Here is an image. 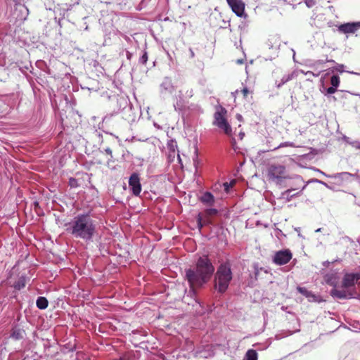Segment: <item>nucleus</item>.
Returning a JSON list of instances; mask_svg holds the SVG:
<instances>
[{
    "label": "nucleus",
    "instance_id": "6e6d98bb",
    "mask_svg": "<svg viewBox=\"0 0 360 360\" xmlns=\"http://www.w3.org/2000/svg\"><path fill=\"white\" fill-rule=\"evenodd\" d=\"M321 231V229L319 228L318 229L316 230V232H320Z\"/></svg>",
    "mask_w": 360,
    "mask_h": 360
},
{
    "label": "nucleus",
    "instance_id": "2eb2a0df",
    "mask_svg": "<svg viewBox=\"0 0 360 360\" xmlns=\"http://www.w3.org/2000/svg\"><path fill=\"white\" fill-rule=\"evenodd\" d=\"M200 200L205 205L212 206L214 203V195L210 192L204 193L200 198Z\"/></svg>",
    "mask_w": 360,
    "mask_h": 360
},
{
    "label": "nucleus",
    "instance_id": "aec40b11",
    "mask_svg": "<svg viewBox=\"0 0 360 360\" xmlns=\"http://www.w3.org/2000/svg\"><path fill=\"white\" fill-rule=\"evenodd\" d=\"M25 286V277H20L17 281H15L13 284V287L16 290H21Z\"/></svg>",
    "mask_w": 360,
    "mask_h": 360
},
{
    "label": "nucleus",
    "instance_id": "0eeeda50",
    "mask_svg": "<svg viewBox=\"0 0 360 360\" xmlns=\"http://www.w3.org/2000/svg\"><path fill=\"white\" fill-rule=\"evenodd\" d=\"M292 255L290 250L285 249L276 252L273 258L274 262L277 265H284L291 259Z\"/></svg>",
    "mask_w": 360,
    "mask_h": 360
},
{
    "label": "nucleus",
    "instance_id": "6ab92c4d",
    "mask_svg": "<svg viewBox=\"0 0 360 360\" xmlns=\"http://www.w3.org/2000/svg\"><path fill=\"white\" fill-rule=\"evenodd\" d=\"M243 360H257V353L254 349H248Z\"/></svg>",
    "mask_w": 360,
    "mask_h": 360
},
{
    "label": "nucleus",
    "instance_id": "4c0bfd02",
    "mask_svg": "<svg viewBox=\"0 0 360 360\" xmlns=\"http://www.w3.org/2000/svg\"><path fill=\"white\" fill-rule=\"evenodd\" d=\"M312 181H314V182L319 183V184H322V185L325 186H326V187H327V188H329V186H328V184H327L326 182H324V181H321V180H319V179H313V180H312Z\"/></svg>",
    "mask_w": 360,
    "mask_h": 360
},
{
    "label": "nucleus",
    "instance_id": "1a4fd4ad",
    "mask_svg": "<svg viewBox=\"0 0 360 360\" xmlns=\"http://www.w3.org/2000/svg\"><path fill=\"white\" fill-rule=\"evenodd\" d=\"M129 186L134 195L138 196L141 192V184L139 174L134 172L131 174L129 179Z\"/></svg>",
    "mask_w": 360,
    "mask_h": 360
},
{
    "label": "nucleus",
    "instance_id": "09e8293b",
    "mask_svg": "<svg viewBox=\"0 0 360 360\" xmlns=\"http://www.w3.org/2000/svg\"><path fill=\"white\" fill-rule=\"evenodd\" d=\"M189 52H190L191 58H194L195 53L192 49H189Z\"/></svg>",
    "mask_w": 360,
    "mask_h": 360
},
{
    "label": "nucleus",
    "instance_id": "a878e982",
    "mask_svg": "<svg viewBox=\"0 0 360 360\" xmlns=\"http://www.w3.org/2000/svg\"><path fill=\"white\" fill-rule=\"evenodd\" d=\"M325 281L326 283H328L330 285L333 286L334 288L336 286V282L333 278V275L327 274L325 276Z\"/></svg>",
    "mask_w": 360,
    "mask_h": 360
},
{
    "label": "nucleus",
    "instance_id": "473e14b6",
    "mask_svg": "<svg viewBox=\"0 0 360 360\" xmlns=\"http://www.w3.org/2000/svg\"><path fill=\"white\" fill-rule=\"evenodd\" d=\"M301 72L304 74L305 75L308 76V74H311V76H314V77H319L320 75V73L321 72H318L317 73L316 72H311V71H307V72H304L303 70H301Z\"/></svg>",
    "mask_w": 360,
    "mask_h": 360
},
{
    "label": "nucleus",
    "instance_id": "cd10ccee",
    "mask_svg": "<svg viewBox=\"0 0 360 360\" xmlns=\"http://www.w3.org/2000/svg\"><path fill=\"white\" fill-rule=\"evenodd\" d=\"M139 63L143 64V65H145L147 61H148V53L147 52L145 51L143 53V55L140 57L139 58Z\"/></svg>",
    "mask_w": 360,
    "mask_h": 360
},
{
    "label": "nucleus",
    "instance_id": "4be33fe9",
    "mask_svg": "<svg viewBox=\"0 0 360 360\" xmlns=\"http://www.w3.org/2000/svg\"><path fill=\"white\" fill-rule=\"evenodd\" d=\"M292 76L293 75L292 74H289V75H283V77L281 78V81L279 84H276L277 87L278 88H280L284 84H285L286 82H289L290 80H291L292 79Z\"/></svg>",
    "mask_w": 360,
    "mask_h": 360
},
{
    "label": "nucleus",
    "instance_id": "603ef678",
    "mask_svg": "<svg viewBox=\"0 0 360 360\" xmlns=\"http://www.w3.org/2000/svg\"><path fill=\"white\" fill-rule=\"evenodd\" d=\"M236 117H237V119H238L239 121H241V120H242V115H241L238 114V115H236Z\"/></svg>",
    "mask_w": 360,
    "mask_h": 360
},
{
    "label": "nucleus",
    "instance_id": "a19ab883",
    "mask_svg": "<svg viewBox=\"0 0 360 360\" xmlns=\"http://www.w3.org/2000/svg\"><path fill=\"white\" fill-rule=\"evenodd\" d=\"M351 326L355 328V329H358L360 330V328L359 327V326H360V322L357 321V322H354L352 324H351Z\"/></svg>",
    "mask_w": 360,
    "mask_h": 360
},
{
    "label": "nucleus",
    "instance_id": "f3484780",
    "mask_svg": "<svg viewBox=\"0 0 360 360\" xmlns=\"http://www.w3.org/2000/svg\"><path fill=\"white\" fill-rule=\"evenodd\" d=\"M292 186H290V188L285 191L284 192H283L281 193V198H284L286 200V201L289 202L290 201L292 198H293V195H290V193L293 191H295L296 189H298L299 187H296V188H292V186H294L293 184H290Z\"/></svg>",
    "mask_w": 360,
    "mask_h": 360
},
{
    "label": "nucleus",
    "instance_id": "864d4df0",
    "mask_svg": "<svg viewBox=\"0 0 360 360\" xmlns=\"http://www.w3.org/2000/svg\"><path fill=\"white\" fill-rule=\"evenodd\" d=\"M327 62L330 63H335V60H332V59H330V60H327Z\"/></svg>",
    "mask_w": 360,
    "mask_h": 360
},
{
    "label": "nucleus",
    "instance_id": "ea45409f",
    "mask_svg": "<svg viewBox=\"0 0 360 360\" xmlns=\"http://www.w3.org/2000/svg\"><path fill=\"white\" fill-rule=\"evenodd\" d=\"M295 181H296V184H295V186H296L297 184H302L303 183V180L302 179L300 176H297L295 178Z\"/></svg>",
    "mask_w": 360,
    "mask_h": 360
},
{
    "label": "nucleus",
    "instance_id": "e433bc0d",
    "mask_svg": "<svg viewBox=\"0 0 360 360\" xmlns=\"http://www.w3.org/2000/svg\"><path fill=\"white\" fill-rule=\"evenodd\" d=\"M105 150V152L108 155H110V158L108 160V162H109V161H110V160H111V159L112 158V150H111L109 147H108V148H105V150Z\"/></svg>",
    "mask_w": 360,
    "mask_h": 360
},
{
    "label": "nucleus",
    "instance_id": "412c9836",
    "mask_svg": "<svg viewBox=\"0 0 360 360\" xmlns=\"http://www.w3.org/2000/svg\"><path fill=\"white\" fill-rule=\"evenodd\" d=\"M278 38L276 37H271L266 41V45L269 49H274L275 46H278L276 44L278 42Z\"/></svg>",
    "mask_w": 360,
    "mask_h": 360
},
{
    "label": "nucleus",
    "instance_id": "7ed1b4c3",
    "mask_svg": "<svg viewBox=\"0 0 360 360\" xmlns=\"http://www.w3.org/2000/svg\"><path fill=\"white\" fill-rule=\"evenodd\" d=\"M233 278L231 264L229 262L221 264L214 274V288L218 293H224Z\"/></svg>",
    "mask_w": 360,
    "mask_h": 360
},
{
    "label": "nucleus",
    "instance_id": "3c124183",
    "mask_svg": "<svg viewBox=\"0 0 360 360\" xmlns=\"http://www.w3.org/2000/svg\"><path fill=\"white\" fill-rule=\"evenodd\" d=\"M348 73H350V74H352V75H360V72H353V71H347Z\"/></svg>",
    "mask_w": 360,
    "mask_h": 360
},
{
    "label": "nucleus",
    "instance_id": "20e7f679",
    "mask_svg": "<svg viewBox=\"0 0 360 360\" xmlns=\"http://www.w3.org/2000/svg\"><path fill=\"white\" fill-rule=\"evenodd\" d=\"M268 176L280 188L291 186L290 184L285 183L288 179L286 175L285 167L279 164H272L268 168Z\"/></svg>",
    "mask_w": 360,
    "mask_h": 360
},
{
    "label": "nucleus",
    "instance_id": "9b49d317",
    "mask_svg": "<svg viewBox=\"0 0 360 360\" xmlns=\"http://www.w3.org/2000/svg\"><path fill=\"white\" fill-rule=\"evenodd\" d=\"M359 29H360V22L344 23L338 28L340 32L344 34H353Z\"/></svg>",
    "mask_w": 360,
    "mask_h": 360
},
{
    "label": "nucleus",
    "instance_id": "393cba45",
    "mask_svg": "<svg viewBox=\"0 0 360 360\" xmlns=\"http://www.w3.org/2000/svg\"><path fill=\"white\" fill-rule=\"evenodd\" d=\"M218 210L215 208H207L205 210V215L207 217H211L212 216H214L217 214Z\"/></svg>",
    "mask_w": 360,
    "mask_h": 360
},
{
    "label": "nucleus",
    "instance_id": "7c9ffc66",
    "mask_svg": "<svg viewBox=\"0 0 360 360\" xmlns=\"http://www.w3.org/2000/svg\"><path fill=\"white\" fill-rule=\"evenodd\" d=\"M304 3L308 8H312L316 4L315 0H304Z\"/></svg>",
    "mask_w": 360,
    "mask_h": 360
},
{
    "label": "nucleus",
    "instance_id": "a18cd8bd",
    "mask_svg": "<svg viewBox=\"0 0 360 360\" xmlns=\"http://www.w3.org/2000/svg\"><path fill=\"white\" fill-rule=\"evenodd\" d=\"M343 139H344V141H345L346 143H347L348 144H349V142H352V141H352V140H351V139H350V138H349V137H347V136H343Z\"/></svg>",
    "mask_w": 360,
    "mask_h": 360
},
{
    "label": "nucleus",
    "instance_id": "c03bdc74",
    "mask_svg": "<svg viewBox=\"0 0 360 360\" xmlns=\"http://www.w3.org/2000/svg\"><path fill=\"white\" fill-rule=\"evenodd\" d=\"M343 139H344V141H345L346 143H347L348 144H349V142H352V141H352V140H351V139H350V138H349V137H347V136H343Z\"/></svg>",
    "mask_w": 360,
    "mask_h": 360
},
{
    "label": "nucleus",
    "instance_id": "8fccbe9b",
    "mask_svg": "<svg viewBox=\"0 0 360 360\" xmlns=\"http://www.w3.org/2000/svg\"><path fill=\"white\" fill-rule=\"evenodd\" d=\"M244 136H245V133L244 132H240L239 133L240 139L242 140L243 139Z\"/></svg>",
    "mask_w": 360,
    "mask_h": 360
},
{
    "label": "nucleus",
    "instance_id": "6e6552de",
    "mask_svg": "<svg viewBox=\"0 0 360 360\" xmlns=\"http://www.w3.org/2000/svg\"><path fill=\"white\" fill-rule=\"evenodd\" d=\"M360 279V274L349 273L345 274L342 281V288L345 289L355 288L356 283Z\"/></svg>",
    "mask_w": 360,
    "mask_h": 360
},
{
    "label": "nucleus",
    "instance_id": "de8ad7c7",
    "mask_svg": "<svg viewBox=\"0 0 360 360\" xmlns=\"http://www.w3.org/2000/svg\"><path fill=\"white\" fill-rule=\"evenodd\" d=\"M126 56L128 60H131L132 54L129 51H126Z\"/></svg>",
    "mask_w": 360,
    "mask_h": 360
},
{
    "label": "nucleus",
    "instance_id": "a211bd4d",
    "mask_svg": "<svg viewBox=\"0 0 360 360\" xmlns=\"http://www.w3.org/2000/svg\"><path fill=\"white\" fill-rule=\"evenodd\" d=\"M49 302L44 297H39L36 301V305L39 309H45L47 308Z\"/></svg>",
    "mask_w": 360,
    "mask_h": 360
},
{
    "label": "nucleus",
    "instance_id": "b1692460",
    "mask_svg": "<svg viewBox=\"0 0 360 360\" xmlns=\"http://www.w3.org/2000/svg\"><path fill=\"white\" fill-rule=\"evenodd\" d=\"M197 226L198 229L200 231L205 224L203 221V217L201 213H199L196 217Z\"/></svg>",
    "mask_w": 360,
    "mask_h": 360
},
{
    "label": "nucleus",
    "instance_id": "f8f14e48",
    "mask_svg": "<svg viewBox=\"0 0 360 360\" xmlns=\"http://www.w3.org/2000/svg\"><path fill=\"white\" fill-rule=\"evenodd\" d=\"M175 90L172 79L169 77H165L160 85L161 94H172Z\"/></svg>",
    "mask_w": 360,
    "mask_h": 360
},
{
    "label": "nucleus",
    "instance_id": "39448f33",
    "mask_svg": "<svg viewBox=\"0 0 360 360\" xmlns=\"http://www.w3.org/2000/svg\"><path fill=\"white\" fill-rule=\"evenodd\" d=\"M226 113L225 108H221L220 111H217L214 113V120L213 124L222 129L226 135H231L232 129L231 125L224 117V114Z\"/></svg>",
    "mask_w": 360,
    "mask_h": 360
},
{
    "label": "nucleus",
    "instance_id": "9d476101",
    "mask_svg": "<svg viewBox=\"0 0 360 360\" xmlns=\"http://www.w3.org/2000/svg\"><path fill=\"white\" fill-rule=\"evenodd\" d=\"M226 1L237 16L242 17L244 15L245 4L242 0H228Z\"/></svg>",
    "mask_w": 360,
    "mask_h": 360
},
{
    "label": "nucleus",
    "instance_id": "c85d7f7f",
    "mask_svg": "<svg viewBox=\"0 0 360 360\" xmlns=\"http://www.w3.org/2000/svg\"><path fill=\"white\" fill-rule=\"evenodd\" d=\"M344 68H345L344 65H342V64H337L333 68V70L332 71L336 70V71H338V72H339L340 73H342V72H345Z\"/></svg>",
    "mask_w": 360,
    "mask_h": 360
},
{
    "label": "nucleus",
    "instance_id": "f257e3e1",
    "mask_svg": "<svg viewBox=\"0 0 360 360\" xmlns=\"http://www.w3.org/2000/svg\"><path fill=\"white\" fill-rule=\"evenodd\" d=\"M214 271V267L207 256L199 257L195 268L185 271V278L190 287L189 292L195 296L196 290L209 281Z\"/></svg>",
    "mask_w": 360,
    "mask_h": 360
},
{
    "label": "nucleus",
    "instance_id": "58836bf2",
    "mask_svg": "<svg viewBox=\"0 0 360 360\" xmlns=\"http://www.w3.org/2000/svg\"><path fill=\"white\" fill-rule=\"evenodd\" d=\"M307 186V184H305L301 188V191L300 192H297V193H293V194H291L290 193V195H293V198L295 197H297V196H299L301 193V192L306 188Z\"/></svg>",
    "mask_w": 360,
    "mask_h": 360
},
{
    "label": "nucleus",
    "instance_id": "bb28decb",
    "mask_svg": "<svg viewBox=\"0 0 360 360\" xmlns=\"http://www.w3.org/2000/svg\"><path fill=\"white\" fill-rule=\"evenodd\" d=\"M68 185L70 188H77L79 186L78 180L73 177L69 179Z\"/></svg>",
    "mask_w": 360,
    "mask_h": 360
},
{
    "label": "nucleus",
    "instance_id": "423d86ee",
    "mask_svg": "<svg viewBox=\"0 0 360 360\" xmlns=\"http://www.w3.org/2000/svg\"><path fill=\"white\" fill-rule=\"evenodd\" d=\"M330 294L333 298L340 300L356 298L359 296L356 288L338 290L335 287L330 290Z\"/></svg>",
    "mask_w": 360,
    "mask_h": 360
},
{
    "label": "nucleus",
    "instance_id": "c756f323",
    "mask_svg": "<svg viewBox=\"0 0 360 360\" xmlns=\"http://www.w3.org/2000/svg\"><path fill=\"white\" fill-rule=\"evenodd\" d=\"M234 183H235L234 181H233L232 182H230V183H228V182L224 183L223 186H224V191L226 192H229V188L233 186V184Z\"/></svg>",
    "mask_w": 360,
    "mask_h": 360
},
{
    "label": "nucleus",
    "instance_id": "f03ea898",
    "mask_svg": "<svg viewBox=\"0 0 360 360\" xmlns=\"http://www.w3.org/2000/svg\"><path fill=\"white\" fill-rule=\"evenodd\" d=\"M66 230L74 238L90 243L97 234V222L90 212L80 213L73 217Z\"/></svg>",
    "mask_w": 360,
    "mask_h": 360
},
{
    "label": "nucleus",
    "instance_id": "72a5a7b5",
    "mask_svg": "<svg viewBox=\"0 0 360 360\" xmlns=\"http://www.w3.org/2000/svg\"><path fill=\"white\" fill-rule=\"evenodd\" d=\"M337 89L338 88L331 86L326 89V94H333L337 91Z\"/></svg>",
    "mask_w": 360,
    "mask_h": 360
},
{
    "label": "nucleus",
    "instance_id": "49530a36",
    "mask_svg": "<svg viewBox=\"0 0 360 360\" xmlns=\"http://www.w3.org/2000/svg\"><path fill=\"white\" fill-rule=\"evenodd\" d=\"M193 89H190V90H188L186 91V94H187V96H188L189 98L192 97L193 96Z\"/></svg>",
    "mask_w": 360,
    "mask_h": 360
},
{
    "label": "nucleus",
    "instance_id": "79ce46f5",
    "mask_svg": "<svg viewBox=\"0 0 360 360\" xmlns=\"http://www.w3.org/2000/svg\"><path fill=\"white\" fill-rule=\"evenodd\" d=\"M242 93H243V94L244 97H246V96H247V95H248V93H249V90L248 89V88H247V87H245V88H243V89L242 90Z\"/></svg>",
    "mask_w": 360,
    "mask_h": 360
},
{
    "label": "nucleus",
    "instance_id": "4468645a",
    "mask_svg": "<svg viewBox=\"0 0 360 360\" xmlns=\"http://www.w3.org/2000/svg\"><path fill=\"white\" fill-rule=\"evenodd\" d=\"M297 290L300 294H302V295L306 297L310 302H319L320 301L319 298L317 295L314 294L311 291L308 290L304 287H297Z\"/></svg>",
    "mask_w": 360,
    "mask_h": 360
},
{
    "label": "nucleus",
    "instance_id": "ddd939ff",
    "mask_svg": "<svg viewBox=\"0 0 360 360\" xmlns=\"http://www.w3.org/2000/svg\"><path fill=\"white\" fill-rule=\"evenodd\" d=\"M318 172H320L321 174L326 176L328 177L335 178V179L338 178L342 181H349L352 177H354L356 176L355 174H351V173L347 172L337 173L333 175H327L326 173H324L323 172H322L319 169H318Z\"/></svg>",
    "mask_w": 360,
    "mask_h": 360
},
{
    "label": "nucleus",
    "instance_id": "c9c22d12",
    "mask_svg": "<svg viewBox=\"0 0 360 360\" xmlns=\"http://www.w3.org/2000/svg\"><path fill=\"white\" fill-rule=\"evenodd\" d=\"M203 221H204V224H205V226L212 224V221L210 217H207L205 214H204V217H203Z\"/></svg>",
    "mask_w": 360,
    "mask_h": 360
},
{
    "label": "nucleus",
    "instance_id": "4d7b16f0",
    "mask_svg": "<svg viewBox=\"0 0 360 360\" xmlns=\"http://www.w3.org/2000/svg\"><path fill=\"white\" fill-rule=\"evenodd\" d=\"M317 63L323 64L324 62L323 60H319V61H317Z\"/></svg>",
    "mask_w": 360,
    "mask_h": 360
},
{
    "label": "nucleus",
    "instance_id": "5fc2aeb1",
    "mask_svg": "<svg viewBox=\"0 0 360 360\" xmlns=\"http://www.w3.org/2000/svg\"><path fill=\"white\" fill-rule=\"evenodd\" d=\"M231 143H232L233 146L236 143V140H235V139H232Z\"/></svg>",
    "mask_w": 360,
    "mask_h": 360
},
{
    "label": "nucleus",
    "instance_id": "dca6fc26",
    "mask_svg": "<svg viewBox=\"0 0 360 360\" xmlns=\"http://www.w3.org/2000/svg\"><path fill=\"white\" fill-rule=\"evenodd\" d=\"M25 332L23 329L20 328H13L11 330V337L14 340H18L24 338Z\"/></svg>",
    "mask_w": 360,
    "mask_h": 360
},
{
    "label": "nucleus",
    "instance_id": "13d9d810",
    "mask_svg": "<svg viewBox=\"0 0 360 360\" xmlns=\"http://www.w3.org/2000/svg\"><path fill=\"white\" fill-rule=\"evenodd\" d=\"M329 264V262H328V261H327V262H325L323 263V264H324V265H326V264Z\"/></svg>",
    "mask_w": 360,
    "mask_h": 360
},
{
    "label": "nucleus",
    "instance_id": "2f4dec72",
    "mask_svg": "<svg viewBox=\"0 0 360 360\" xmlns=\"http://www.w3.org/2000/svg\"><path fill=\"white\" fill-rule=\"evenodd\" d=\"M349 144L356 149H360V141H353L352 142H349Z\"/></svg>",
    "mask_w": 360,
    "mask_h": 360
},
{
    "label": "nucleus",
    "instance_id": "5701e85b",
    "mask_svg": "<svg viewBox=\"0 0 360 360\" xmlns=\"http://www.w3.org/2000/svg\"><path fill=\"white\" fill-rule=\"evenodd\" d=\"M340 79L338 75H333L330 77V84L331 86L338 88L340 85Z\"/></svg>",
    "mask_w": 360,
    "mask_h": 360
},
{
    "label": "nucleus",
    "instance_id": "f704fd0d",
    "mask_svg": "<svg viewBox=\"0 0 360 360\" xmlns=\"http://www.w3.org/2000/svg\"><path fill=\"white\" fill-rule=\"evenodd\" d=\"M293 146L292 143H290V142H283V143H281L277 147H276L274 149H277V148H282V147H285V146Z\"/></svg>",
    "mask_w": 360,
    "mask_h": 360
},
{
    "label": "nucleus",
    "instance_id": "37998d69",
    "mask_svg": "<svg viewBox=\"0 0 360 360\" xmlns=\"http://www.w3.org/2000/svg\"><path fill=\"white\" fill-rule=\"evenodd\" d=\"M343 139H344V141H345L346 143H347L348 144H349V142H352V141H352V140H351V139H350V138H349V137H347V136H343Z\"/></svg>",
    "mask_w": 360,
    "mask_h": 360
},
{
    "label": "nucleus",
    "instance_id": "bf43d9fd",
    "mask_svg": "<svg viewBox=\"0 0 360 360\" xmlns=\"http://www.w3.org/2000/svg\"><path fill=\"white\" fill-rule=\"evenodd\" d=\"M65 11L64 10V11H63V16H64V15H65Z\"/></svg>",
    "mask_w": 360,
    "mask_h": 360
}]
</instances>
